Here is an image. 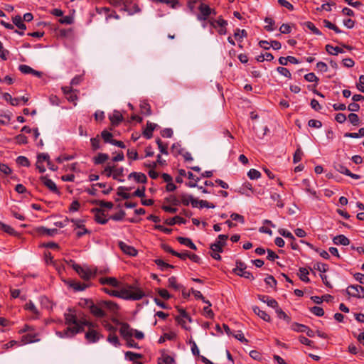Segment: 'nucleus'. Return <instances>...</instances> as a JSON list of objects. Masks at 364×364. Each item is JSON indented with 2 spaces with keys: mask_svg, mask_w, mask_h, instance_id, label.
<instances>
[{
  "mask_svg": "<svg viewBox=\"0 0 364 364\" xmlns=\"http://www.w3.org/2000/svg\"><path fill=\"white\" fill-rule=\"evenodd\" d=\"M125 356L129 359V360L131 361H135L136 359H139V358H142V355L141 354H139V353H133V352H131V351H127L125 353Z\"/></svg>",
  "mask_w": 364,
  "mask_h": 364,
  "instance_id": "41",
  "label": "nucleus"
},
{
  "mask_svg": "<svg viewBox=\"0 0 364 364\" xmlns=\"http://www.w3.org/2000/svg\"><path fill=\"white\" fill-rule=\"evenodd\" d=\"M253 311L255 312V314H257L258 316H259L264 321H267V322L271 321L270 316L268 314H267L264 311L261 310L259 307L254 306Z\"/></svg>",
  "mask_w": 364,
  "mask_h": 364,
  "instance_id": "20",
  "label": "nucleus"
},
{
  "mask_svg": "<svg viewBox=\"0 0 364 364\" xmlns=\"http://www.w3.org/2000/svg\"><path fill=\"white\" fill-rule=\"evenodd\" d=\"M168 287L173 288L175 290H178L181 288V285L177 284V280L175 277H171L168 280Z\"/></svg>",
  "mask_w": 364,
  "mask_h": 364,
  "instance_id": "39",
  "label": "nucleus"
},
{
  "mask_svg": "<svg viewBox=\"0 0 364 364\" xmlns=\"http://www.w3.org/2000/svg\"><path fill=\"white\" fill-rule=\"evenodd\" d=\"M92 149L94 151H96L100 148V140L99 139V136L97 135L96 137L92 138L90 139Z\"/></svg>",
  "mask_w": 364,
  "mask_h": 364,
  "instance_id": "52",
  "label": "nucleus"
},
{
  "mask_svg": "<svg viewBox=\"0 0 364 364\" xmlns=\"http://www.w3.org/2000/svg\"><path fill=\"white\" fill-rule=\"evenodd\" d=\"M277 70L279 73H280L281 75L288 77V78H291V75L289 72V70L286 68H284V67H278L277 68Z\"/></svg>",
  "mask_w": 364,
  "mask_h": 364,
  "instance_id": "58",
  "label": "nucleus"
},
{
  "mask_svg": "<svg viewBox=\"0 0 364 364\" xmlns=\"http://www.w3.org/2000/svg\"><path fill=\"white\" fill-rule=\"evenodd\" d=\"M18 70L23 74H32L37 77H41V72L35 70L32 68L26 65H20L18 67Z\"/></svg>",
  "mask_w": 364,
  "mask_h": 364,
  "instance_id": "14",
  "label": "nucleus"
},
{
  "mask_svg": "<svg viewBox=\"0 0 364 364\" xmlns=\"http://www.w3.org/2000/svg\"><path fill=\"white\" fill-rule=\"evenodd\" d=\"M303 154H304L303 151H301V148L299 147L294 152V154L293 156V162L294 164L299 162L301 160Z\"/></svg>",
  "mask_w": 364,
  "mask_h": 364,
  "instance_id": "45",
  "label": "nucleus"
},
{
  "mask_svg": "<svg viewBox=\"0 0 364 364\" xmlns=\"http://www.w3.org/2000/svg\"><path fill=\"white\" fill-rule=\"evenodd\" d=\"M186 223V220L180 216H175L173 218L166 219L165 221V223L168 225H173L176 223L185 224Z\"/></svg>",
  "mask_w": 364,
  "mask_h": 364,
  "instance_id": "24",
  "label": "nucleus"
},
{
  "mask_svg": "<svg viewBox=\"0 0 364 364\" xmlns=\"http://www.w3.org/2000/svg\"><path fill=\"white\" fill-rule=\"evenodd\" d=\"M16 162L18 164L28 167L30 166V162L26 156H20L16 159Z\"/></svg>",
  "mask_w": 364,
  "mask_h": 364,
  "instance_id": "49",
  "label": "nucleus"
},
{
  "mask_svg": "<svg viewBox=\"0 0 364 364\" xmlns=\"http://www.w3.org/2000/svg\"><path fill=\"white\" fill-rule=\"evenodd\" d=\"M177 240L180 244L186 245L193 250H197L196 246L193 244L191 240L188 237H178Z\"/></svg>",
  "mask_w": 364,
  "mask_h": 364,
  "instance_id": "22",
  "label": "nucleus"
},
{
  "mask_svg": "<svg viewBox=\"0 0 364 364\" xmlns=\"http://www.w3.org/2000/svg\"><path fill=\"white\" fill-rule=\"evenodd\" d=\"M314 269L318 270L321 272H326L328 270V265L324 263L318 262L314 264Z\"/></svg>",
  "mask_w": 364,
  "mask_h": 364,
  "instance_id": "60",
  "label": "nucleus"
},
{
  "mask_svg": "<svg viewBox=\"0 0 364 364\" xmlns=\"http://www.w3.org/2000/svg\"><path fill=\"white\" fill-rule=\"evenodd\" d=\"M107 341L114 346H119L120 345L119 338L115 333H110L107 337Z\"/></svg>",
  "mask_w": 364,
  "mask_h": 364,
  "instance_id": "38",
  "label": "nucleus"
},
{
  "mask_svg": "<svg viewBox=\"0 0 364 364\" xmlns=\"http://www.w3.org/2000/svg\"><path fill=\"white\" fill-rule=\"evenodd\" d=\"M156 142L158 145V147L160 151L164 154H168V145L164 144L160 139H157Z\"/></svg>",
  "mask_w": 364,
  "mask_h": 364,
  "instance_id": "43",
  "label": "nucleus"
},
{
  "mask_svg": "<svg viewBox=\"0 0 364 364\" xmlns=\"http://www.w3.org/2000/svg\"><path fill=\"white\" fill-rule=\"evenodd\" d=\"M109 119L114 127L117 126L123 120V116L119 111L114 110L112 114H109Z\"/></svg>",
  "mask_w": 364,
  "mask_h": 364,
  "instance_id": "12",
  "label": "nucleus"
},
{
  "mask_svg": "<svg viewBox=\"0 0 364 364\" xmlns=\"http://www.w3.org/2000/svg\"><path fill=\"white\" fill-rule=\"evenodd\" d=\"M124 176V168L119 167L117 168L114 166V170L112 172V177L114 180H118L119 181H123L122 179H120L119 177H122Z\"/></svg>",
  "mask_w": 364,
  "mask_h": 364,
  "instance_id": "25",
  "label": "nucleus"
},
{
  "mask_svg": "<svg viewBox=\"0 0 364 364\" xmlns=\"http://www.w3.org/2000/svg\"><path fill=\"white\" fill-rule=\"evenodd\" d=\"M180 200V203H181L183 205L187 206L191 203V198H192L191 195H188L187 193H182L178 196Z\"/></svg>",
  "mask_w": 364,
  "mask_h": 364,
  "instance_id": "36",
  "label": "nucleus"
},
{
  "mask_svg": "<svg viewBox=\"0 0 364 364\" xmlns=\"http://www.w3.org/2000/svg\"><path fill=\"white\" fill-rule=\"evenodd\" d=\"M276 313L277 316L287 321L288 323L290 321V318L287 315V314L282 311V309L277 307L276 309Z\"/></svg>",
  "mask_w": 364,
  "mask_h": 364,
  "instance_id": "50",
  "label": "nucleus"
},
{
  "mask_svg": "<svg viewBox=\"0 0 364 364\" xmlns=\"http://www.w3.org/2000/svg\"><path fill=\"white\" fill-rule=\"evenodd\" d=\"M348 120L349 122L353 124V125H358L359 124V122H360V119H359V117L358 116L355 114V113H350L348 117Z\"/></svg>",
  "mask_w": 364,
  "mask_h": 364,
  "instance_id": "55",
  "label": "nucleus"
},
{
  "mask_svg": "<svg viewBox=\"0 0 364 364\" xmlns=\"http://www.w3.org/2000/svg\"><path fill=\"white\" fill-rule=\"evenodd\" d=\"M304 79L308 82H318V78L315 75L314 73H309L304 75Z\"/></svg>",
  "mask_w": 364,
  "mask_h": 364,
  "instance_id": "64",
  "label": "nucleus"
},
{
  "mask_svg": "<svg viewBox=\"0 0 364 364\" xmlns=\"http://www.w3.org/2000/svg\"><path fill=\"white\" fill-rule=\"evenodd\" d=\"M176 337V335L174 333H164V336L159 338V343H164L166 339L173 340V339H175Z\"/></svg>",
  "mask_w": 364,
  "mask_h": 364,
  "instance_id": "54",
  "label": "nucleus"
},
{
  "mask_svg": "<svg viewBox=\"0 0 364 364\" xmlns=\"http://www.w3.org/2000/svg\"><path fill=\"white\" fill-rule=\"evenodd\" d=\"M92 211H95V220L100 224H105L107 223L108 219L105 218V213L103 210L99 208L93 209Z\"/></svg>",
  "mask_w": 364,
  "mask_h": 364,
  "instance_id": "18",
  "label": "nucleus"
},
{
  "mask_svg": "<svg viewBox=\"0 0 364 364\" xmlns=\"http://www.w3.org/2000/svg\"><path fill=\"white\" fill-rule=\"evenodd\" d=\"M271 198L274 200V201H276L277 202V205L279 207V208H283L284 207V203L281 199V196L279 194L277 193H274L271 195Z\"/></svg>",
  "mask_w": 364,
  "mask_h": 364,
  "instance_id": "48",
  "label": "nucleus"
},
{
  "mask_svg": "<svg viewBox=\"0 0 364 364\" xmlns=\"http://www.w3.org/2000/svg\"><path fill=\"white\" fill-rule=\"evenodd\" d=\"M24 308L26 310L30 311L32 314H33L34 318H37L39 317L40 313L31 301H29L28 303H26L25 304Z\"/></svg>",
  "mask_w": 364,
  "mask_h": 364,
  "instance_id": "19",
  "label": "nucleus"
},
{
  "mask_svg": "<svg viewBox=\"0 0 364 364\" xmlns=\"http://www.w3.org/2000/svg\"><path fill=\"white\" fill-rule=\"evenodd\" d=\"M247 31L244 29L240 30V29L237 28L234 33L235 38L237 40H241L242 38L247 37Z\"/></svg>",
  "mask_w": 364,
  "mask_h": 364,
  "instance_id": "56",
  "label": "nucleus"
},
{
  "mask_svg": "<svg viewBox=\"0 0 364 364\" xmlns=\"http://www.w3.org/2000/svg\"><path fill=\"white\" fill-rule=\"evenodd\" d=\"M0 229L10 235H15L16 232L11 226L0 221Z\"/></svg>",
  "mask_w": 364,
  "mask_h": 364,
  "instance_id": "31",
  "label": "nucleus"
},
{
  "mask_svg": "<svg viewBox=\"0 0 364 364\" xmlns=\"http://www.w3.org/2000/svg\"><path fill=\"white\" fill-rule=\"evenodd\" d=\"M118 245L124 253L129 256H136L137 255L138 252L134 247L129 245L122 241L119 242Z\"/></svg>",
  "mask_w": 364,
  "mask_h": 364,
  "instance_id": "11",
  "label": "nucleus"
},
{
  "mask_svg": "<svg viewBox=\"0 0 364 364\" xmlns=\"http://www.w3.org/2000/svg\"><path fill=\"white\" fill-rule=\"evenodd\" d=\"M117 323L121 325L119 333L124 339L130 338L134 335V329H132L127 323H121L114 320Z\"/></svg>",
  "mask_w": 364,
  "mask_h": 364,
  "instance_id": "8",
  "label": "nucleus"
},
{
  "mask_svg": "<svg viewBox=\"0 0 364 364\" xmlns=\"http://www.w3.org/2000/svg\"><path fill=\"white\" fill-rule=\"evenodd\" d=\"M128 178H134L136 182L141 183H146L147 181V178L143 173L132 172L129 175Z\"/></svg>",
  "mask_w": 364,
  "mask_h": 364,
  "instance_id": "17",
  "label": "nucleus"
},
{
  "mask_svg": "<svg viewBox=\"0 0 364 364\" xmlns=\"http://www.w3.org/2000/svg\"><path fill=\"white\" fill-rule=\"evenodd\" d=\"M101 136L105 141V143H109L112 144V141L114 140L112 139L113 135L111 132H108L107 130H103L101 132Z\"/></svg>",
  "mask_w": 364,
  "mask_h": 364,
  "instance_id": "32",
  "label": "nucleus"
},
{
  "mask_svg": "<svg viewBox=\"0 0 364 364\" xmlns=\"http://www.w3.org/2000/svg\"><path fill=\"white\" fill-rule=\"evenodd\" d=\"M140 109H141V112L143 114H145L147 116L151 115V107L147 102H142L140 104Z\"/></svg>",
  "mask_w": 364,
  "mask_h": 364,
  "instance_id": "35",
  "label": "nucleus"
},
{
  "mask_svg": "<svg viewBox=\"0 0 364 364\" xmlns=\"http://www.w3.org/2000/svg\"><path fill=\"white\" fill-rule=\"evenodd\" d=\"M16 143L18 144H26L28 143L27 137L23 134H18L14 138Z\"/></svg>",
  "mask_w": 364,
  "mask_h": 364,
  "instance_id": "57",
  "label": "nucleus"
},
{
  "mask_svg": "<svg viewBox=\"0 0 364 364\" xmlns=\"http://www.w3.org/2000/svg\"><path fill=\"white\" fill-rule=\"evenodd\" d=\"M102 307L104 308V310H107L110 313L116 314L119 309L118 305L111 301H102Z\"/></svg>",
  "mask_w": 364,
  "mask_h": 364,
  "instance_id": "13",
  "label": "nucleus"
},
{
  "mask_svg": "<svg viewBox=\"0 0 364 364\" xmlns=\"http://www.w3.org/2000/svg\"><path fill=\"white\" fill-rule=\"evenodd\" d=\"M223 244H221L218 241H216L215 242L211 244L210 246V249L211 250V257L216 260H220L221 257L220 255V253L223 252Z\"/></svg>",
  "mask_w": 364,
  "mask_h": 364,
  "instance_id": "6",
  "label": "nucleus"
},
{
  "mask_svg": "<svg viewBox=\"0 0 364 364\" xmlns=\"http://www.w3.org/2000/svg\"><path fill=\"white\" fill-rule=\"evenodd\" d=\"M333 242L335 245H348L350 243V240L343 235H339L333 237Z\"/></svg>",
  "mask_w": 364,
  "mask_h": 364,
  "instance_id": "21",
  "label": "nucleus"
},
{
  "mask_svg": "<svg viewBox=\"0 0 364 364\" xmlns=\"http://www.w3.org/2000/svg\"><path fill=\"white\" fill-rule=\"evenodd\" d=\"M65 323L68 327L63 332H58L60 336L62 334L68 338H72L79 333H82L85 330V326L87 327V331L85 334V339L88 343H96L103 338V335L97 331L95 328L98 326L97 323L90 322L84 316L78 318L72 309H69L68 312L65 313Z\"/></svg>",
  "mask_w": 364,
  "mask_h": 364,
  "instance_id": "1",
  "label": "nucleus"
},
{
  "mask_svg": "<svg viewBox=\"0 0 364 364\" xmlns=\"http://www.w3.org/2000/svg\"><path fill=\"white\" fill-rule=\"evenodd\" d=\"M156 126L157 125L156 124L148 122L147 124H146V127L145 129L143 132L144 136L146 139H151L152 137V136H153V134H152L153 131L155 129Z\"/></svg>",
  "mask_w": 364,
  "mask_h": 364,
  "instance_id": "16",
  "label": "nucleus"
},
{
  "mask_svg": "<svg viewBox=\"0 0 364 364\" xmlns=\"http://www.w3.org/2000/svg\"><path fill=\"white\" fill-rule=\"evenodd\" d=\"M309 29H310L316 35H321V32L310 21H306L304 23Z\"/></svg>",
  "mask_w": 364,
  "mask_h": 364,
  "instance_id": "42",
  "label": "nucleus"
},
{
  "mask_svg": "<svg viewBox=\"0 0 364 364\" xmlns=\"http://www.w3.org/2000/svg\"><path fill=\"white\" fill-rule=\"evenodd\" d=\"M13 20V23L19 28V29H21V30H26V25L23 23V20H22V18L21 16H16L15 17H14L12 18Z\"/></svg>",
  "mask_w": 364,
  "mask_h": 364,
  "instance_id": "30",
  "label": "nucleus"
},
{
  "mask_svg": "<svg viewBox=\"0 0 364 364\" xmlns=\"http://www.w3.org/2000/svg\"><path fill=\"white\" fill-rule=\"evenodd\" d=\"M200 15L198 17L199 20H206L208 16L212 14V12L215 14V12L213 11L210 6L205 4H200L198 8Z\"/></svg>",
  "mask_w": 364,
  "mask_h": 364,
  "instance_id": "10",
  "label": "nucleus"
},
{
  "mask_svg": "<svg viewBox=\"0 0 364 364\" xmlns=\"http://www.w3.org/2000/svg\"><path fill=\"white\" fill-rule=\"evenodd\" d=\"M77 90H74L73 92H71L70 94L67 95L65 96L66 99L71 102H73L75 105H76V101L77 100L78 97L77 95Z\"/></svg>",
  "mask_w": 364,
  "mask_h": 364,
  "instance_id": "46",
  "label": "nucleus"
},
{
  "mask_svg": "<svg viewBox=\"0 0 364 364\" xmlns=\"http://www.w3.org/2000/svg\"><path fill=\"white\" fill-rule=\"evenodd\" d=\"M124 215H125V212L124 210H120L117 213L114 214L112 216H110L109 218L113 220L118 221V220H122L124 218Z\"/></svg>",
  "mask_w": 364,
  "mask_h": 364,
  "instance_id": "63",
  "label": "nucleus"
},
{
  "mask_svg": "<svg viewBox=\"0 0 364 364\" xmlns=\"http://www.w3.org/2000/svg\"><path fill=\"white\" fill-rule=\"evenodd\" d=\"M3 97L6 102H9L13 106H17L19 104V98H13L11 95L7 92L4 93Z\"/></svg>",
  "mask_w": 364,
  "mask_h": 364,
  "instance_id": "28",
  "label": "nucleus"
},
{
  "mask_svg": "<svg viewBox=\"0 0 364 364\" xmlns=\"http://www.w3.org/2000/svg\"><path fill=\"white\" fill-rule=\"evenodd\" d=\"M70 286L76 291H83L87 287V284L80 282H73Z\"/></svg>",
  "mask_w": 364,
  "mask_h": 364,
  "instance_id": "53",
  "label": "nucleus"
},
{
  "mask_svg": "<svg viewBox=\"0 0 364 364\" xmlns=\"http://www.w3.org/2000/svg\"><path fill=\"white\" fill-rule=\"evenodd\" d=\"M109 159V156L107 154L100 153L97 156L93 158L95 164H102Z\"/></svg>",
  "mask_w": 364,
  "mask_h": 364,
  "instance_id": "26",
  "label": "nucleus"
},
{
  "mask_svg": "<svg viewBox=\"0 0 364 364\" xmlns=\"http://www.w3.org/2000/svg\"><path fill=\"white\" fill-rule=\"evenodd\" d=\"M309 271L306 269V268H304V267H300L299 268V278L301 281L304 282H310V279L308 277V275H309Z\"/></svg>",
  "mask_w": 364,
  "mask_h": 364,
  "instance_id": "29",
  "label": "nucleus"
},
{
  "mask_svg": "<svg viewBox=\"0 0 364 364\" xmlns=\"http://www.w3.org/2000/svg\"><path fill=\"white\" fill-rule=\"evenodd\" d=\"M40 180L51 192L60 194L57 186L51 179H49L46 176H43L40 177Z\"/></svg>",
  "mask_w": 364,
  "mask_h": 364,
  "instance_id": "9",
  "label": "nucleus"
},
{
  "mask_svg": "<svg viewBox=\"0 0 364 364\" xmlns=\"http://www.w3.org/2000/svg\"><path fill=\"white\" fill-rule=\"evenodd\" d=\"M247 176L252 180L257 179L260 178L261 173L256 169L252 168L248 171Z\"/></svg>",
  "mask_w": 364,
  "mask_h": 364,
  "instance_id": "44",
  "label": "nucleus"
},
{
  "mask_svg": "<svg viewBox=\"0 0 364 364\" xmlns=\"http://www.w3.org/2000/svg\"><path fill=\"white\" fill-rule=\"evenodd\" d=\"M73 268L84 280H89L92 276V272L88 268H85L77 264H73Z\"/></svg>",
  "mask_w": 364,
  "mask_h": 364,
  "instance_id": "7",
  "label": "nucleus"
},
{
  "mask_svg": "<svg viewBox=\"0 0 364 364\" xmlns=\"http://www.w3.org/2000/svg\"><path fill=\"white\" fill-rule=\"evenodd\" d=\"M347 294L353 297L364 298V287L360 285H350Z\"/></svg>",
  "mask_w": 364,
  "mask_h": 364,
  "instance_id": "5",
  "label": "nucleus"
},
{
  "mask_svg": "<svg viewBox=\"0 0 364 364\" xmlns=\"http://www.w3.org/2000/svg\"><path fill=\"white\" fill-rule=\"evenodd\" d=\"M165 200L173 205H178L180 204V200L174 195H171L168 197H166Z\"/></svg>",
  "mask_w": 364,
  "mask_h": 364,
  "instance_id": "47",
  "label": "nucleus"
},
{
  "mask_svg": "<svg viewBox=\"0 0 364 364\" xmlns=\"http://www.w3.org/2000/svg\"><path fill=\"white\" fill-rule=\"evenodd\" d=\"M264 21L265 23H267V25L264 26V28L268 31H272L274 30V28L272 27V26L274 25V21L272 18H268L267 17L265 19H264Z\"/></svg>",
  "mask_w": 364,
  "mask_h": 364,
  "instance_id": "61",
  "label": "nucleus"
},
{
  "mask_svg": "<svg viewBox=\"0 0 364 364\" xmlns=\"http://www.w3.org/2000/svg\"><path fill=\"white\" fill-rule=\"evenodd\" d=\"M100 282L103 285H109L113 287H119V282L114 277H102L100 279Z\"/></svg>",
  "mask_w": 364,
  "mask_h": 364,
  "instance_id": "15",
  "label": "nucleus"
},
{
  "mask_svg": "<svg viewBox=\"0 0 364 364\" xmlns=\"http://www.w3.org/2000/svg\"><path fill=\"white\" fill-rule=\"evenodd\" d=\"M210 24L214 28H216L217 26L225 27L228 25V22L220 17L218 20L210 21Z\"/></svg>",
  "mask_w": 364,
  "mask_h": 364,
  "instance_id": "33",
  "label": "nucleus"
},
{
  "mask_svg": "<svg viewBox=\"0 0 364 364\" xmlns=\"http://www.w3.org/2000/svg\"><path fill=\"white\" fill-rule=\"evenodd\" d=\"M291 328L294 331L297 332H305L307 329V326L303 324H299L298 323H294L291 326Z\"/></svg>",
  "mask_w": 364,
  "mask_h": 364,
  "instance_id": "51",
  "label": "nucleus"
},
{
  "mask_svg": "<svg viewBox=\"0 0 364 364\" xmlns=\"http://www.w3.org/2000/svg\"><path fill=\"white\" fill-rule=\"evenodd\" d=\"M247 265L245 262L237 260L236 261V267L233 269L232 272L237 275L250 279H254V277L252 273L246 271Z\"/></svg>",
  "mask_w": 364,
  "mask_h": 364,
  "instance_id": "4",
  "label": "nucleus"
},
{
  "mask_svg": "<svg viewBox=\"0 0 364 364\" xmlns=\"http://www.w3.org/2000/svg\"><path fill=\"white\" fill-rule=\"evenodd\" d=\"M311 312L317 316H322L324 314V311L321 307L314 306L311 309Z\"/></svg>",
  "mask_w": 364,
  "mask_h": 364,
  "instance_id": "62",
  "label": "nucleus"
},
{
  "mask_svg": "<svg viewBox=\"0 0 364 364\" xmlns=\"http://www.w3.org/2000/svg\"><path fill=\"white\" fill-rule=\"evenodd\" d=\"M174 362V358L163 352L161 356L158 360V364H171Z\"/></svg>",
  "mask_w": 364,
  "mask_h": 364,
  "instance_id": "23",
  "label": "nucleus"
},
{
  "mask_svg": "<svg viewBox=\"0 0 364 364\" xmlns=\"http://www.w3.org/2000/svg\"><path fill=\"white\" fill-rule=\"evenodd\" d=\"M85 305L90 309L91 314L97 318H104L107 316L102 301L95 304L92 300H85Z\"/></svg>",
  "mask_w": 364,
  "mask_h": 364,
  "instance_id": "3",
  "label": "nucleus"
},
{
  "mask_svg": "<svg viewBox=\"0 0 364 364\" xmlns=\"http://www.w3.org/2000/svg\"><path fill=\"white\" fill-rule=\"evenodd\" d=\"M105 292L116 297L124 299L139 300L144 296V293L139 288L132 285L121 289L119 291L109 290L107 288L104 289Z\"/></svg>",
  "mask_w": 364,
  "mask_h": 364,
  "instance_id": "2",
  "label": "nucleus"
},
{
  "mask_svg": "<svg viewBox=\"0 0 364 364\" xmlns=\"http://www.w3.org/2000/svg\"><path fill=\"white\" fill-rule=\"evenodd\" d=\"M323 23L325 27L334 31L336 33H341L342 32L336 25L326 19L323 21Z\"/></svg>",
  "mask_w": 364,
  "mask_h": 364,
  "instance_id": "37",
  "label": "nucleus"
},
{
  "mask_svg": "<svg viewBox=\"0 0 364 364\" xmlns=\"http://www.w3.org/2000/svg\"><path fill=\"white\" fill-rule=\"evenodd\" d=\"M279 233L286 238H289L291 240H295V237H294V235L289 231H288L287 230L279 229Z\"/></svg>",
  "mask_w": 364,
  "mask_h": 364,
  "instance_id": "59",
  "label": "nucleus"
},
{
  "mask_svg": "<svg viewBox=\"0 0 364 364\" xmlns=\"http://www.w3.org/2000/svg\"><path fill=\"white\" fill-rule=\"evenodd\" d=\"M129 191V188L119 186L118 188L117 194L122 196L124 199H129L131 197V194L126 193V191Z\"/></svg>",
  "mask_w": 364,
  "mask_h": 364,
  "instance_id": "34",
  "label": "nucleus"
},
{
  "mask_svg": "<svg viewBox=\"0 0 364 364\" xmlns=\"http://www.w3.org/2000/svg\"><path fill=\"white\" fill-rule=\"evenodd\" d=\"M154 262L161 268V270H164L167 268H173L174 267L173 265L164 262L161 259H155Z\"/></svg>",
  "mask_w": 364,
  "mask_h": 364,
  "instance_id": "40",
  "label": "nucleus"
},
{
  "mask_svg": "<svg viewBox=\"0 0 364 364\" xmlns=\"http://www.w3.org/2000/svg\"><path fill=\"white\" fill-rule=\"evenodd\" d=\"M326 50L329 54L334 55H338L339 53H342L344 52L342 48H341L338 46L334 47L331 45H326Z\"/></svg>",
  "mask_w": 364,
  "mask_h": 364,
  "instance_id": "27",
  "label": "nucleus"
}]
</instances>
